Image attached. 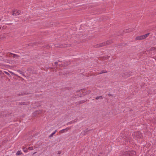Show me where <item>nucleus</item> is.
<instances>
[{
	"label": "nucleus",
	"instance_id": "f257e3e1",
	"mask_svg": "<svg viewBox=\"0 0 156 156\" xmlns=\"http://www.w3.org/2000/svg\"><path fill=\"white\" fill-rule=\"evenodd\" d=\"M112 42V40H109L107 41H105L103 43H101L99 44H98L96 45V47L98 48L107 45Z\"/></svg>",
	"mask_w": 156,
	"mask_h": 156
},
{
	"label": "nucleus",
	"instance_id": "f03ea898",
	"mask_svg": "<svg viewBox=\"0 0 156 156\" xmlns=\"http://www.w3.org/2000/svg\"><path fill=\"white\" fill-rule=\"evenodd\" d=\"M150 34V33H148L143 35L138 36L136 38V40H140L144 39L148 37Z\"/></svg>",
	"mask_w": 156,
	"mask_h": 156
},
{
	"label": "nucleus",
	"instance_id": "7ed1b4c3",
	"mask_svg": "<svg viewBox=\"0 0 156 156\" xmlns=\"http://www.w3.org/2000/svg\"><path fill=\"white\" fill-rule=\"evenodd\" d=\"M21 13V11L20 10L13 11L12 12V15L13 16H16L20 14Z\"/></svg>",
	"mask_w": 156,
	"mask_h": 156
},
{
	"label": "nucleus",
	"instance_id": "20e7f679",
	"mask_svg": "<svg viewBox=\"0 0 156 156\" xmlns=\"http://www.w3.org/2000/svg\"><path fill=\"white\" fill-rule=\"evenodd\" d=\"M41 112L42 111L41 110L36 111L33 113V116H36L38 114L41 113Z\"/></svg>",
	"mask_w": 156,
	"mask_h": 156
},
{
	"label": "nucleus",
	"instance_id": "39448f33",
	"mask_svg": "<svg viewBox=\"0 0 156 156\" xmlns=\"http://www.w3.org/2000/svg\"><path fill=\"white\" fill-rule=\"evenodd\" d=\"M70 129V128L67 127L64 129H62V130H60L59 132L60 133H63L65 132V130L67 131L69 129Z\"/></svg>",
	"mask_w": 156,
	"mask_h": 156
},
{
	"label": "nucleus",
	"instance_id": "423d86ee",
	"mask_svg": "<svg viewBox=\"0 0 156 156\" xmlns=\"http://www.w3.org/2000/svg\"><path fill=\"white\" fill-rule=\"evenodd\" d=\"M122 156H130V152L127 151L124 153Z\"/></svg>",
	"mask_w": 156,
	"mask_h": 156
},
{
	"label": "nucleus",
	"instance_id": "0eeeda50",
	"mask_svg": "<svg viewBox=\"0 0 156 156\" xmlns=\"http://www.w3.org/2000/svg\"><path fill=\"white\" fill-rule=\"evenodd\" d=\"M107 73V72L106 70H102L101 71V73H98V74H101L103 73Z\"/></svg>",
	"mask_w": 156,
	"mask_h": 156
},
{
	"label": "nucleus",
	"instance_id": "6e6552de",
	"mask_svg": "<svg viewBox=\"0 0 156 156\" xmlns=\"http://www.w3.org/2000/svg\"><path fill=\"white\" fill-rule=\"evenodd\" d=\"M22 154V153L21 152V151H17L16 152V155H19L21 154Z\"/></svg>",
	"mask_w": 156,
	"mask_h": 156
},
{
	"label": "nucleus",
	"instance_id": "1a4fd4ad",
	"mask_svg": "<svg viewBox=\"0 0 156 156\" xmlns=\"http://www.w3.org/2000/svg\"><path fill=\"white\" fill-rule=\"evenodd\" d=\"M57 132V130H55L54 132H53L51 134L50 136V137H52L53 135H54V134H55V133L56 132Z\"/></svg>",
	"mask_w": 156,
	"mask_h": 156
},
{
	"label": "nucleus",
	"instance_id": "9d476101",
	"mask_svg": "<svg viewBox=\"0 0 156 156\" xmlns=\"http://www.w3.org/2000/svg\"><path fill=\"white\" fill-rule=\"evenodd\" d=\"M148 93L149 94H155V93L154 92V90L151 91V92L150 91H148Z\"/></svg>",
	"mask_w": 156,
	"mask_h": 156
},
{
	"label": "nucleus",
	"instance_id": "9b49d317",
	"mask_svg": "<svg viewBox=\"0 0 156 156\" xmlns=\"http://www.w3.org/2000/svg\"><path fill=\"white\" fill-rule=\"evenodd\" d=\"M85 90H80L79 91V92L80 93H83L84 92H85Z\"/></svg>",
	"mask_w": 156,
	"mask_h": 156
},
{
	"label": "nucleus",
	"instance_id": "f8f14e48",
	"mask_svg": "<svg viewBox=\"0 0 156 156\" xmlns=\"http://www.w3.org/2000/svg\"><path fill=\"white\" fill-rule=\"evenodd\" d=\"M96 99H97V100H98L99 99H100V98H102V96H97V97L96 98H95Z\"/></svg>",
	"mask_w": 156,
	"mask_h": 156
},
{
	"label": "nucleus",
	"instance_id": "ddd939ff",
	"mask_svg": "<svg viewBox=\"0 0 156 156\" xmlns=\"http://www.w3.org/2000/svg\"><path fill=\"white\" fill-rule=\"evenodd\" d=\"M23 151L25 152H27V148L25 147L23 148Z\"/></svg>",
	"mask_w": 156,
	"mask_h": 156
},
{
	"label": "nucleus",
	"instance_id": "4468645a",
	"mask_svg": "<svg viewBox=\"0 0 156 156\" xmlns=\"http://www.w3.org/2000/svg\"><path fill=\"white\" fill-rule=\"evenodd\" d=\"M151 51L152 50L156 51V47L152 48H151Z\"/></svg>",
	"mask_w": 156,
	"mask_h": 156
},
{
	"label": "nucleus",
	"instance_id": "2eb2a0df",
	"mask_svg": "<svg viewBox=\"0 0 156 156\" xmlns=\"http://www.w3.org/2000/svg\"><path fill=\"white\" fill-rule=\"evenodd\" d=\"M28 149L30 150H33L34 149L33 147H29L28 148Z\"/></svg>",
	"mask_w": 156,
	"mask_h": 156
},
{
	"label": "nucleus",
	"instance_id": "dca6fc26",
	"mask_svg": "<svg viewBox=\"0 0 156 156\" xmlns=\"http://www.w3.org/2000/svg\"><path fill=\"white\" fill-rule=\"evenodd\" d=\"M4 72L7 75H8L9 76L10 75L9 74L8 72H7L6 71H4Z\"/></svg>",
	"mask_w": 156,
	"mask_h": 156
},
{
	"label": "nucleus",
	"instance_id": "f3484780",
	"mask_svg": "<svg viewBox=\"0 0 156 156\" xmlns=\"http://www.w3.org/2000/svg\"><path fill=\"white\" fill-rule=\"evenodd\" d=\"M90 92V90H88L87 91V93L89 94Z\"/></svg>",
	"mask_w": 156,
	"mask_h": 156
},
{
	"label": "nucleus",
	"instance_id": "a211bd4d",
	"mask_svg": "<svg viewBox=\"0 0 156 156\" xmlns=\"http://www.w3.org/2000/svg\"><path fill=\"white\" fill-rule=\"evenodd\" d=\"M55 65H56L57 64L58 62H55Z\"/></svg>",
	"mask_w": 156,
	"mask_h": 156
},
{
	"label": "nucleus",
	"instance_id": "6ab92c4d",
	"mask_svg": "<svg viewBox=\"0 0 156 156\" xmlns=\"http://www.w3.org/2000/svg\"><path fill=\"white\" fill-rule=\"evenodd\" d=\"M60 152L59 151L58 154H60Z\"/></svg>",
	"mask_w": 156,
	"mask_h": 156
},
{
	"label": "nucleus",
	"instance_id": "aec40b11",
	"mask_svg": "<svg viewBox=\"0 0 156 156\" xmlns=\"http://www.w3.org/2000/svg\"><path fill=\"white\" fill-rule=\"evenodd\" d=\"M2 72V71H1L0 70V73H1Z\"/></svg>",
	"mask_w": 156,
	"mask_h": 156
},
{
	"label": "nucleus",
	"instance_id": "412c9836",
	"mask_svg": "<svg viewBox=\"0 0 156 156\" xmlns=\"http://www.w3.org/2000/svg\"><path fill=\"white\" fill-rule=\"evenodd\" d=\"M10 72V73H12V72Z\"/></svg>",
	"mask_w": 156,
	"mask_h": 156
},
{
	"label": "nucleus",
	"instance_id": "4be33fe9",
	"mask_svg": "<svg viewBox=\"0 0 156 156\" xmlns=\"http://www.w3.org/2000/svg\"><path fill=\"white\" fill-rule=\"evenodd\" d=\"M36 153V152H35L34 153V154Z\"/></svg>",
	"mask_w": 156,
	"mask_h": 156
},
{
	"label": "nucleus",
	"instance_id": "5701e85b",
	"mask_svg": "<svg viewBox=\"0 0 156 156\" xmlns=\"http://www.w3.org/2000/svg\"><path fill=\"white\" fill-rule=\"evenodd\" d=\"M105 59H108V58H105Z\"/></svg>",
	"mask_w": 156,
	"mask_h": 156
}]
</instances>
